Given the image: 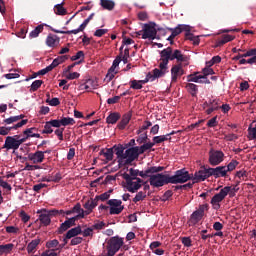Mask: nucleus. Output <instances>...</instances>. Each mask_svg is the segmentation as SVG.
Instances as JSON below:
<instances>
[{"instance_id": "36", "label": "nucleus", "mask_w": 256, "mask_h": 256, "mask_svg": "<svg viewBox=\"0 0 256 256\" xmlns=\"http://www.w3.org/2000/svg\"><path fill=\"white\" fill-rule=\"evenodd\" d=\"M186 89L192 97H197V94L199 93V88L196 84L188 83L186 84Z\"/></svg>"}, {"instance_id": "12", "label": "nucleus", "mask_w": 256, "mask_h": 256, "mask_svg": "<svg viewBox=\"0 0 256 256\" xmlns=\"http://www.w3.org/2000/svg\"><path fill=\"white\" fill-rule=\"evenodd\" d=\"M209 177H211V168L202 166L200 170L195 172L194 176H192V181L193 183H199L205 181V179H209Z\"/></svg>"}, {"instance_id": "32", "label": "nucleus", "mask_w": 256, "mask_h": 256, "mask_svg": "<svg viewBox=\"0 0 256 256\" xmlns=\"http://www.w3.org/2000/svg\"><path fill=\"white\" fill-rule=\"evenodd\" d=\"M25 119V115L24 114H20L18 116H11L9 118H6L4 120V123L6 125H11L13 123H18V121H23Z\"/></svg>"}, {"instance_id": "25", "label": "nucleus", "mask_w": 256, "mask_h": 256, "mask_svg": "<svg viewBox=\"0 0 256 256\" xmlns=\"http://www.w3.org/2000/svg\"><path fill=\"white\" fill-rule=\"evenodd\" d=\"M61 42V38L57 35L49 34L46 38V45L55 48Z\"/></svg>"}, {"instance_id": "35", "label": "nucleus", "mask_w": 256, "mask_h": 256, "mask_svg": "<svg viewBox=\"0 0 256 256\" xmlns=\"http://www.w3.org/2000/svg\"><path fill=\"white\" fill-rule=\"evenodd\" d=\"M27 123H29L28 119L21 120L11 127H6V130L8 133H11V131H17V129H21V127H24V125H27Z\"/></svg>"}, {"instance_id": "57", "label": "nucleus", "mask_w": 256, "mask_h": 256, "mask_svg": "<svg viewBox=\"0 0 256 256\" xmlns=\"http://www.w3.org/2000/svg\"><path fill=\"white\" fill-rule=\"evenodd\" d=\"M46 103H48L51 107H57L58 105H61V101H59V98H48L46 100Z\"/></svg>"}, {"instance_id": "51", "label": "nucleus", "mask_w": 256, "mask_h": 256, "mask_svg": "<svg viewBox=\"0 0 256 256\" xmlns=\"http://www.w3.org/2000/svg\"><path fill=\"white\" fill-rule=\"evenodd\" d=\"M115 75H117V72H115V70L111 71V68H109L104 81H106V83H110V81L115 79Z\"/></svg>"}, {"instance_id": "34", "label": "nucleus", "mask_w": 256, "mask_h": 256, "mask_svg": "<svg viewBox=\"0 0 256 256\" xmlns=\"http://www.w3.org/2000/svg\"><path fill=\"white\" fill-rule=\"evenodd\" d=\"M81 233H82L81 226H77L75 228L70 229L66 233V239H73V237H77V235H81Z\"/></svg>"}, {"instance_id": "2", "label": "nucleus", "mask_w": 256, "mask_h": 256, "mask_svg": "<svg viewBox=\"0 0 256 256\" xmlns=\"http://www.w3.org/2000/svg\"><path fill=\"white\" fill-rule=\"evenodd\" d=\"M209 210V204H202L195 210L188 220L189 227H195L199 221L205 217V212Z\"/></svg>"}, {"instance_id": "47", "label": "nucleus", "mask_w": 256, "mask_h": 256, "mask_svg": "<svg viewBox=\"0 0 256 256\" xmlns=\"http://www.w3.org/2000/svg\"><path fill=\"white\" fill-rule=\"evenodd\" d=\"M54 11L56 15H67V10L63 7V3L55 5Z\"/></svg>"}, {"instance_id": "15", "label": "nucleus", "mask_w": 256, "mask_h": 256, "mask_svg": "<svg viewBox=\"0 0 256 256\" xmlns=\"http://www.w3.org/2000/svg\"><path fill=\"white\" fill-rule=\"evenodd\" d=\"M161 171H165V167L163 166H152L146 169L145 171H139L138 170V176L142 177V179H145L147 177H151L153 173H161Z\"/></svg>"}, {"instance_id": "29", "label": "nucleus", "mask_w": 256, "mask_h": 256, "mask_svg": "<svg viewBox=\"0 0 256 256\" xmlns=\"http://www.w3.org/2000/svg\"><path fill=\"white\" fill-rule=\"evenodd\" d=\"M41 243V238H36L32 240L26 247L27 253L31 255V253H35L37 251V247H39Z\"/></svg>"}, {"instance_id": "7", "label": "nucleus", "mask_w": 256, "mask_h": 256, "mask_svg": "<svg viewBox=\"0 0 256 256\" xmlns=\"http://www.w3.org/2000/svg\"><path fill=\"white\" fill-rule=\"evenodd\" d=\"M231 191V186H225L220 190L219 193L215 194L211 199V204L213 205L214 209H221V201L225 199L227 194Z\"/></svg>"}, {"instance_id": "31", "label": "nucleus", "mask_w": 256, "mask_h": 256, "mask_svg": "<svg viewBox=\"0 0 256 256\" xmlns=\"http://www.w3.org/2000/svg\"><path fill=\"white\" fill-rule=\"evenodd\" d=\"M81 88L84 87V89L89 90V89H97L99 87V84L97 80L93 79H87L84 84L80 85Z\"/></svg>"}, {"instance_id": "26", "label": "nucleus", "mask_w": 256, "mask_h": 256, "mask_svg": "<svg viewBox=\"0 0 256 256\" xmlns=\"http://www.w3.org/2000/svg\"><path fill=\"white\" fill-rule=\"evenodd\" d=\"M47 249H50L51 251H62L63 245L59 243V240L53 239L46 242Z\"/></svg>"}, {"instance_id": "60", "label": "nucleus", "mask_w": 256, "mask_h": 256, "mask_svg": "<svg viewBox=\"0 0 256 256\" xmlns=\"http://www.w3.org/2000/svg\"><path fill=\"white\" fill-rule=\"evenodd\" d=\"M129 173H130L129 174L130 178L135 179V180L141 179V178H139V170H135L133 168H130Z\"/></svg>"}, {"instance_id": "16", "label": "nucleus", "mask_w": 256, "mask_h": 256, "mask_svg": "<svg viewBox=\"0 0 256 256\" xmlns=\"http://www.w3.org/2000/svg\"><path fill=\"white\" fill-rule=\"evenodd\" d=\"M35 129H37V128L32 127V128H28L23 131V135L25 137L22 139L17 138L18 147H21V145H23V143H25V141H27V139H29L31 137H36V139H41V134H31V132L35 131Z\"/></svg>"}, {"instance_id": "21", "label": "nucleus", "mask_w": 256, "mask_h": 256, "mask_svg": "<svg viewBox=\"0 0 256 256\" xmlns=\"http://www.w3.org/2000/svg\"><path fill=\"white\" fill-rule=\"evenodd\" d=\"M181 67H187L185 65V62H178V64H175L171 68V79L172 83H177V79L179 78V71H181Z\"/></svg>"}, {"instance_id": "63", "label": "nucleus", "mask_w": 256, "mask_h": 256, "mask_svg": "<svg viewBox=\"0 0 256 256\" xmlns=\"http://www.w3.org/2000/svg\"><path fill=\"white\" fill-rule=\"evenodd\" d=\"M217 63H221V58H220V56H214V57L211 59V61H209V62L207 63V65H209V67H211V66H213V65H215V64H217Z\"/></svg>"}, {"instance_id": "40", "label": "nucleus", "mask_w": 256, "mask_h": 256, "mask_svg": "<svg viewBox=\"0 0 256 256\" xmlns=\"http://www.w3.org/2000/svg\"><path fill=\"white\" fill-rule=\"evenodd\" d=\"M235 39V36L224 34L222 35V39L217 42V47H223L225 43H229V41H233Z\"/></svg>"}, {"instance_id": "20", "label": "nucleus", "mask_w": 256, "mask_h": 256, "mask_svg": "<svg viewBox=\"0 0 256 256\" xmlns=\"http://www.w3.org/2000/svg\"><path fill=\"white\" fill-rule=\"evenodd\" d=\"M37 213H40L38 219L41 225H43L44 227H48V225H51V216L46 209L38 210Z\"/></svg>"}, {"instance_id": "17", "label": "nucleus", "mask_w": 256, "mask_h": 256, "mask_svg": "<svg viewBox=\"0 0 256 256\" xmlns=\"http://www.w3.org/2000/svg\"><path fill=\"white\" fill-rule=\"evenodd\" d=\"M73 213H78L74 216L77 219H85V210L81 208V204L77 203L71 210L64 211V215H73Z\"/></svg>"}, {"instance_id": "48", "label": "nucleus", "mask_w": 256, "mask_h": 256, "mask_svg": "<svg viewBox=\"0 0 256 256\" xmlns=\"http://www.w3.org/2000/svg\"><path fill=\"white\" fill-rule=\"evenodd\" d=\"M48 214H50V217H65V211L64 210H58V209H52L48 211Z\"/></svg>"}, {"instance_id": "14", "label": "nucleus", "mask_w": 256, "mask_h": 256, "mask_svg": "<svg viewBox=\"0 0 256 256\" xmlns=\"http://www.w3.org/2000/svg\"><path fill=\"white\" fill-rule=\"evenodd\" d=\"M142 31V39H150V41H153L157 37V29L149 24H144Z\"/></svg>"}, {"instance_id": "56", "label": "nucleus", "mask_w": 256, "mask_h": 256, "mask_svg": "<svg viewBox=\"0 0 256 256\" xmlns=\"http://www.w3.org/2000/svg\"><path fill=\"white\" fill-rule=\"evenodd\" d=\"M130 88L139 90V89H143V85L139 82V80L138 81L132 80V81H130Z\"/></svg>"}, {"instance_id": "58", "label": "nucleus", "mask_w": 256, "mask_h": 256, "mask_svg": "<svg viewBox=\"0 0 256 256\" xmlns=\"http://www.w3.org/2000/svg\"><path fill=\"white\" fill-rule=\"evenodd\" d=\"M119 63H121V56H117L114 59L112 66L110 67V71H115V69H117V67H119Z\"/></svg>"}, {"instance_id": "19", "label": "nucleus", "mask_w": 256, "mask_h": 256, "mask_svg": "<svg viewBox=\"0 0 256 256\" xmlns=\"http://www.w3.org/2000/svg\"><path fill=\"white\" fill-rule=\"evenodd\" d=\"M211 177L219 179V177H227V166H218L216 168H210Z\"/></svg>"}, {"instance_id": "64", "label": "nucleus", "mask_w": 256, "mask_h": 256, "mask_svg": "<svg viewBox=\"0 0 256 256\" xmlns=\"http://www.w3.org/2000/svg\"><path fill=\"white\" fill-rule=\"evenodd\" d=\"M105 227V222H97L94 225H92V229L96 231H101Z\"/></svg>"}, {"instance_id": "49", "label": "nucleus", "mask_w": 256, "mask_h": 256, "mask_svg": "<svg viewBox=\"0 0 256 256\" xmlns=\"http://www.w3.org/2000/svg\"><path fill=\"white\" fill-rule=\"evenodd\" d=\"M155 79H157L155 77L154 74H152V72H149L147 75H146V78L144 80H139L140 82V85H145V83H149V81L153 82L155 81Z\"/></svg>"}, {"instance_id": "43", "label": "nucleus", "mask_w": 256, "mask_h": 256, "mask_svg": "<svg viewBox=\"0 0 256 256\" xmlns=\"http://www.w3.org/2000/svg\"><path fill=\"white\" fill-rule=\"evenodd\" d=\"M84 209H86V211H84V217H85V215H91V213H93V209H95V205L93 204V202H91V200H88L84 204Z\"/></svg>"}, {"instance_id": "22", "label": "nucleus", "mask_w": 256, "mask_h": 256, "mask_svg": "<svg viewBox=\"0 0 256 256\" xmlns=\"http://www.w3.org/2000/svg\"><path fill=\"white\" fill-rule=\"evenodd\" d=\"M131 117H133V112L132 111H128L127 113H125L122 116L121 121L118 123L117 128L120 131H123V129H125V127H127V125H129V121H131Z\"/></svg>"}, {"instance_id": "62", "label": "nucleus", "mask_w": 256, "mask_h": 256, "mask_svg": "<svg viewBox=\"0 0 256 256\" xmlns=\"http://www.w3.org/2000/svg\"><path fill=\"white\" fill-rule=\"evenodd\" d=\"M217 125H219V122L217 121V116H214L207 122V127H217Z\"/></svg>"}, {"instance_id": "46", "label": "nucleus", "mask_w": 256, "mask_h": 256, "mask_svg": "<svg viewBox=\"0 0 256 256\" xmlns=\"http://www.w3.org/2000/svg\"><path fill=\"white\" fill-rule=\"evenodd\" d=\"M60 123L63 127H67V125H75V119L69 117H63L60 119Z\"/></svg>"}, {"instance_id": "10", "label": "nucleus", "mask_w": 256, "mask_h": 256, "mask_svg": "<svg viewBox=\"0 0 256 256\" xmlns=\"http://www.w3.org/2000/svg\"><path fill=\"white\" fill-rule=\"evenodd\" d=\"M107 205L110 206L111 215H121V213H123V209H125L123 201L119 199H110L107 201Z\"/></svg>"}, {"instance_id": "9", "label": "nucleus", "mask_w": 256, "mask_h": 256, "mask_svg": "<svg viewBox=\"0 0 256 256\" xmlns=\"http://www.w3.org/2000/svg\"><path fill=\"white\" fill-rule=\"evenodd\" d=\"M87 25H89V20L85 19L78 29L65 31V30L55 29L45 24L46 27H49L50 31H53V33H60L61 35H77V33H81V31H85V28L87 27Z\"/></svg>"}, {"instance_id": "41", "label": "nucleus", "mask_w": 256, "mask_h": 256, "mask_svg": "<svg viewBox=\"0 0 256 256\" xmlns=\"http://www.w3.org/2000/svg\"><path fill=\"white\" fill-rule=\"evenodd\" d=\"M155 147V142H145L142 146L138 147V152L140 155H143L145 151H149V149H153Z\"/></svg>"}, {"instance_id": "11", "label": "nucleus", "mask_w": 256, "mask_h": 256, "mask_svg": "<svg viewBox=\"0 0 256 256\" xmlns=\"http://www.w3.org/2000/svg\"><path fill=\"white\" fill-rule=\"evenodd\" d=\"M225 159V153L221 150H211L209 152V163L213 167H216V165H220V163H223Z\"/></svg>"}, {"instance_id": "38", "label": "nucleus", "mask_w": 256, "mask_h": 256, "mask_svg": "<svg viewBox=\"0 0 256 256\" xmlns=\"http://www.w3.org/2000/svg\"><path fill=\"white\" fill-rule=\"evenodd\" d=\"M113 148H107L106 151L105 149H102L100 152H99V155H103L106 159V161H113Z\"/></svg>"}, {"instance_id": "33", "label": "nucleus", "mask_w": 256, "mask_h": 256, "mask_svg": "<svg viewBox=\"0 0 256 256\" xmlns=\"http://www.w3.org/2000/svg\"><path fill=\"white\" fill-rule=\"evenodd\" d=\"M100 5L106 11H113L115 9V2L112 0H100Z\"/></svg>"}, {"instance_id": "53", "label": "nucleus", "mask_w": 256, "mask_h": 256, "mask_svg": "<svg viewBox=\"0 0 256 256\" xmlns=\"http://www.w3.org/2000/svg\"><path fill=\"white\" fill-rule=\"evenodd\" d=\"M136 141L138 145H143V143H147V141H149V136H147V132H145L144 134H140Z\"/></svg>"}, {"instance_id": "37", "label": "nucleus", "mask_w": 256, "mask_h": 256, "mask_svg": "<svg viewBox=\"0 0 256 256\" xmlns=\"http://www.w3.org/2000/svg\"><path fill=\"white\" fill-rule=\"evenodd\" d=\"M44 27H45V24H40L34 30H32L29 33L30 39H35V38L39 37V34L43 33Z\"/></svg>"}, {"instance_id": "45", "label": "nucleus", "mask_w": 256, "mask_h": 256, "mask_svg": "<svg viewBox=\"0 0 256 256\" xmlns=\"http://www.w3.org/2000/svg\"><path fill=\"white\" fill-rule=\"evenodd\" d=\"M146 198H147V192L140 191L135 195L132 201L133 203H139V201H145Z\"/></svg>"}, {"instance_id": "59", "label": "nucleus", "mask_w": 256, "mask_h": 256, "mask_svg": "<svg viewBox=\"0 0 256 256\" xmlns=\"http://www.w3.org/2000/svg\"><path fill=\"white\" fill-rule=\"evenodd\" d=\"M224 139L225 141H237V139H239V136H237V134L230 133L225 134Z\"/></svg>"}, {"instance_id": "42", "label": "nucleus", "mask_w": 256, "mask_h": 256, "mask_svg": "<svg viewBox=\"0 0 256 256\" xmlns=\"http://www.w3.org/2000/svg\"><path fill=\"white\" fill-rule=\"evenodd\" d=\"M201 79H205V76L199 75V72H195L194 74L188 75V82L189 83H200Z\"/></svg>"}, {"instance_id": "8", "label": "nucleus", "mask_w": 256, "mask_h": 256, "mask_svg": "<svg viewBox=\"0 0 256 256\" xmlns=\"http://www.w3.org/2000/svg\"><path fill=\"white\" fill-rule=\"evenodd\" d=\"M139 146H133L131 148H128L125 152H124V165H131L133 163V161H136V159H139Z\"/></svg>"}, {"instance_id": "30", "label": "nucleus", "mask_w": 256, "mask_h": 256, "mask_svg": "<svg viewBox=\"0 0 256 256\" xmlns=\"http://www.w3.org/2000/svg\"><path fill=\"white\" fill-rule=\"evenodd\" d=\"M120 119L121 114L119 112H112L106 118V123H108V125H115V123H117V121H119Z\"/></svg>"}, {"instance_id": "52", "label": "nucleus", "mask_w": 256, "mask_h": 256, "mask_svg": "<svg viewBox=\"0 0 256 256\" xmlns=\"http://www.w3.org/2000/svg\"><path fill=\"white\" fill-rule=\"evenodd\" d=\"M151 125H153V123H151V121H148V120L144 121V124L137 131V135H141V133H143L144 131H147V129H149V127H151Z\"/></svg>"}, {"instance_id": "23", "label": "nucleus", "mask_w": 256, "mask_h": 256, "mask_svg": "<svg viewBox=\"0 0 256 256\" xmlns=\"http://www.w3.org/2000/svg\"><path fill=\"white\" fill-rule=\"evenodd\" d=\"M28 159L33 161V163H43L45 159V152L43 151H36L35 153H30L28 155Z\"/></svg>"}, {"instance_id": "28", "label": "nucleus", "mask_w": 256, "mask_h": 256, "mask_svg": "<svg viewBox=\"0 0 256 256\" xmlns=\"http://www.w3.org/2000/svg\"><path fill=\"white\" fill-rule=\"evenodd\" d=\"M221 105V101L217 99L210 100V108L206 109V115H211L213 111H219Z\"/></svg>"}, {"instance_id": "5", "label": "nucleus", "mask_w": 256, "mask_h": 256, "mask_svg": "<svg viewBox=\"0 0 256 256\" xmlns=\"http://www.w3.org/2000/svg\"><path fill=\"white\" fill-rule=\"evenodd\" d=\"M192 176L189 174V171L185 169H180L175 172L173 176H170V183L173 185L187 183V181H191Z\"/></svg>"}, {"instance_id": "13", "label": "nucleus", "mask_w": 256, "mask_h": 256, "mask_svg": "<svg viewBox=\"0 0 256 256\" xmlns=\"http://www.w3.org/2000/svg\"><path fill=\"white\" fill-rule=\"evenodd\" d=\"M19 137L21 136H7L2 149H6L7 151H11V149H13V151H17V149H19V144L17 143V139H19Z\"/></svg>"}, {"instance_id": "4", "label": "nucleus", "mask_w": 256, "mask_h": 256, "mask_svg": "<svg viewBox=\"0 0 256 256\" xmlns=\"http://www.w3.org/2000/svg\"><path fill=\"white\" fill-rule=\"evenodd\" d=\"M123 179L126 181L125 189H127L129 193H137L140 187H142V179L135 180V178H131L127 173L123 174Z\"/></svg>"}, {"instance_id": "55", "label": "nucleus", "mask_w": 256, "mask_h": 256, "mask_svg": "<svg viewBox=\"0 0 256 256\" xmlns=\"http://www.w3.org/2000/svg\"><path fill=\"white\" fill-rule=\"evenodd\" d=\"M237 165H239V162L237 160H232L227 166H226V171L229 173V171H235L237 168Z\"/></svg>"}, {"instance_id": "27", "label": "nucleus", "mask_w": 256, "mask_h": 256, "mask_svg": "<svg viewBox=\"0 0 256 256\" xmlns=\"http://www.w3.org/2000/svg\"><path fill=\"white\" fill-rule=\"evenodd\" d=\"M112 149L115 155H117V159H119V162L125 159V147L123 145H114Z\"/></svg>"}, {"instance_id": "50", "label": "nucleus", "mask_w": 256, "mask_h": 256, "mask_svg": "<svg viewBox=\"0 0 256 256\" xmlns=\"http://www.w3.org/2000/svg\"><path fill=\"white\" fill-rule=\"evenodd\" d=\"M43 85V80H35L30 86V91L35 92Z\"/></svg>"}, {"instance_id": "6", "label": "nucleus", "mask_w": 256, "mask_h": 256, "mask_svg": "<svg viewBox=\"0 0 256 256\" xmlns=\"http://www.w3.org/2000/svg\"><path fill=\"white\" fill-rule=\"evenodd\" d=\"M125 242L123 238L119 236L111 237L106 244V251L110 252L112 255H116L121 246L124 245Z\"/></svg>"}, {"instance_id": "61", "label": "nucleus", "mask_w": 256, "mask_h": 256, "mask_svg": "<svg viewBox=\"0 0 256 256\" xmlns=\"http://www.w3.org/2000/svg\"><path fill=\"white\" fill-rule=\"evenodd\" d=\"M109 32L108 29H97L94 32V37H103V35L107 34Z\"/></svg>"}, {"instance_id": "24", "label": "nucleus", "mask_w": 256, "mask_h": 256, "mask_svg": "<svg viewBox=\"0 0 256 256\" xmlns=\"http://www.w3.org/2000/svg\"><path fill=\"white\" fill-rule=\"evenodd\" d=\"M168 31H171L174 37L181 35L183 31H191V26L185 24H179L176 28H168Z\"/></svg>"}, {"instance_id": "44", "label": "nucleus", "mask_w": 256, "mask_h": 256, "mask_svg": "<svg viewBox=\"0 0 256 256\" xmlns=\"http://www.w3.org/2000/svg\"><path fill=\"white\" fill-rule=\"evenodd\" d=\"M13 247H15L14 244L9 243V244H2L0 245V253H11V251H13Z\"/></svg>"}, {"instance_id": "1", "label": "nucleus", "mask_w": 256, "mask_h": 256, "mask_svg": "<svg viewBox=\"0 0 256 256\" xmlns=\"http://www.w3.org/2000/svg\"><path fill=\"white\" fill-rule=\"evenodd\" d=\"M177 61V63H185L189 65V58L187 55H184L181 50H174L171 47L165 48L160 52V63L159 68L152 70V74L156 79H161L169 73V61Z\"/></svg>"}, {"instance_id": "54", "label": "nucleus", "mask_w": 256, "mask_h": 256, "mask_svg": "<svg viewBox=\"0 0 256 256\" xmlns=\"http://www.w3.org/2000/svg\"><path fill=\"white\" fill-rule=\"evenodd\" d=\"M53 126H51V123L49 121H47L44 125V130L42 131V133L44 135H51V133H53Z\"/></svg>"}, {"instance_id": "39", "label": "nucleus", "mask_w": 256, "mask_h": 256, "mask_svg": "<svg viewBox=\"0 0 256 256\" xmlns=\"http://www.w3.org/2000/svg\"><path fill=\"white\" fill-rule=\"evenodd\" d=\"M154 145H159V143H164V141H171V134L155 136L153 137Z\"/></svg>"}, {"instance_id": "3", "label": "nucleus", "mask_w": 256, "mask_h": 256, "mask_svg": "<svg viewBox=\"0 0 256 256\" xmlns=\"http://www.w3.org/2000/svg\"><path fill=\"white\" fill-rule=\"evenodd\" d=\"M149 183L152 187H163V185H169L171 183L169 174H150Z\"/></svg>"}, {"instance_id": "18", "label": "nucleus", "mask_w": 256, "mask_h": 256, "mask_svg": "<svg viewBox=\"0 0 256 256\" xmlns=\"http://www.w3.org/2000/svg\"><path fill=\"white\" fill-rule=\"evenodd\" d=\"M77 220H78L77 217H72L64 221L58 228L59 235L65 233V231H67L68 229H71V227H74L75 221Z\"/></svg>"}]
</instances>
